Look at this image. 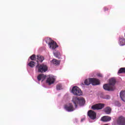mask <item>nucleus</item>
Returning a JSON list of instances; mask_svg holds the SVG:
<instances>
[{
	"mask_svg": "<svg viewBox=\"0 0 125 125\" xmlns=\"http://www.w3.org/2000/svg\"><path fill=\"white\" fill-rule=\"evenodd\" d=\"M104 106V104H98L92 105L91 108L92 110H102Z\"/></svg>",
	"mask_w": 125,
	"mask_h": 125,
	"instance_id": "nucleus-6",
	"label": "nucleus"
},
{
	"mask_svg": "<svg viewBox=\"0 0 125 125\" xmlns=\"http://www.w3.org/2000/svg\"><path fill=\"white\" fill-rule=\"evenodd\" d=\"M88 116L91 120H95L96 119V113L92 110L88 112Z\"/></svg>",
	"mask_w": 125,
	"mask_h": 125,
	"instance_id": "nucleus-9",
	"label": "nucleus"
},
{
	"mask_svg": "<svg viewBox=\"0 0 125 125\" xmlns=\"http://www.w3.org/2000/svg\"><path fill=\"white\" fill-rule=\"evenodd\" d=\"M119 44L123 46L125 45V39L124 36H121L119 38Z\"/></svg>",
	"mask_w": 125,
	"mask_h": 125,
	"instance_id": "nucleus-12",
	"label": "nucleus"
},
{
	"mask_svg": "<svg viewBox=\"0 0 125 125\" xmlns=\"http://www.w3.org/2000/svg\"><path fill=\"white\" fill-rule=\"evenodd\" d=\"M104 11H107L109 10V9H108V8L107 7H104Z\"/></svg>",
	"mask_w": 125,
	"mask_h": 125,
	"instance_id": "nucleus-25",
	"label": "nucleus"
},
{
	"mask_svg": "<svg viewBox=\"0 0 125 125\" xmlns=\"http://www.w3.org/2000/svg\"><path fill=\"white\" fill-rule=\"evenodd\" d=\"M112 111V108L111 107L107 106L104 109V112L107 115H110L111 112Z\"/></svg>",
	"mask_w": 125,
	"mask_h": 125,
	"instance_id": "nucleus-14",
	"label": "nucleus"
},
{
	"mask_svg": "<svg viewBox=\"0 0 125 125\" xmlns=\"http://www.w3.org/2000/svg\"><path fill=\"white\" fill-rule=\"evenodd\" d=\"M72 92L74 94V95H77L78 96L83 95V92L82 91V90L77 86L73 87L72 89Z\"/></svg>",
	"mask_w": 125,
	"mask_h": 125,
	"instance_id": "nucleus-4",
	"label": "nucleus"
},
{
	"mask_svg": "<svg viewBox=\"0 0 125 125\" xmlns=\"http://www.w3.org/2000/svg\"><path fill=\"white\" fill-rule=\"evenodd\" d=\"M30 59L31 60H36V55L33 54L30 57Z\"/></svg>",
	"mask_w": 125,
	"mask_h": 125,
	"instance_id": "nucleus-23",
	"label": "nucleus"
},
{
	"mask_svg": "<svg viewBox=\"0 0 125 125\" xmlns=\"http://www.w3.org/2000/svg\"><path fill=\"white\" fill-rule=\"evenodd\" d=\"M84 83L85 85H89V84L91 83V81H90V78L85 80Z\"/></svg>",
	"mask_w": 125,
	"mask_h": 125,
	"instance_id": "nucleus-17",
	"label": "nucleus"
},
{
	"mask_svg": "<svg viewBox=\"0 0 125 125\" xmlns=\"http://www.w3.org/2000/svg\"><path fill=\"white\" fill-rule=\"evenodd\" d=\"M72 102L74 103L75 108H78V105L83 106L84 103H85V100L83 97L78 98L77 97H73Z\"/></svg>",
	"mask_w": 125,
	"mask_h": 125,
	"instance_id": "nucleus-2",
	"label": "nucleus"
},
{
	"mask_svg": "<svg viewBox=\"0 0 125 125\" xmlns=\"http://www.w3.org/2000/svg\"><path fill=\"white\" fill-rule=\"evenodd\" d=\"M118 74H125V67H121L118 72Z\"/></svg>",
	"mask_w": 125,
	"mask_h": 125,
	"instance_id": "nucleus-19",
	"label": "nucleus"
},
{
	"mask_svg": "<svg viewBox=\"0 0 125 125\" xmlns=\"http://www.w3.org/2000/svg\"><path fill=\"white\" fill-rule=\"evenodd\" d=\"M83 120H84V119H82L81 120V121L83 122Z\"/></svg>",
	"mask_w": 125,
	"mask_h": 125,
	"instance_id": "nucleus-27",
	"label": "nucleus"
},
{
	"mask_svg": "<svg viewBox=\"0 0 125 125\" xmlns=\"http://www.w3.org/2000/svg\"><path fill=\"white\" fill-rule=\"evenodd\" d=\"M57 90H61L62 89V84H58L56 86Z\"/></svg>",
	"mask_w": 125,
	"mask_h": 125,
	"instance_id": "nucleus-22",
	"label": "nucleus"
},
{
	"mask_svg": "<svg viewBox=\"0 0 125 125\" xmlns=\"http://www.w3.org/2000/svg\"><path fill=\"white\" fill-rule=\"evenodd\" d=\"M28 65L29 66V67H31V68H34L36 65V62H34L33 61H30V62L28 63Z\"/></svg>",
	"mask_w": 125,
	"mask_h": 125,
	"instance_id": "nucleus-20",
	"label": "nucleus"
},
{
	"mask_svg": "<svg viewBox=\"0 0 125 125\" xmlns=\"http://www.w3.org/2000/svg\"><path fill=\"white\" fill-rule=\"evenodd\" d=\"M115 84H116V79L111 78L109 80V83L104 85V89L107 91H113L115 90Z\"/></svg>",
	"mask_w": 125,
	"mask_h": 125,
	"instance_id": "nucleus-1",
	"label": "nucleus"
},
{
	"mask_svg": "<svg viewBox=\"0 0 125 125\" xmlns=\"http://www.w3.org/2000/svg\"><path fill=\"white\" fill-rule=\"evenodd\" d=\"M37 65H36V68L38 69V72L39 73H43L47 71V66L45 64H40L39 63V61H37Z\"/></svg>",
	"mask_w": 125,
	"mask_h": 125,
	"instance_id": "nucleus-3",
	"label": "nucleus"
},
{
	"mask_svg": "<svg viewBox=\"0 0 125 125\" xmlns=\"http://www.w3.org/2000/svg\"><path fill=\"white\" fill-rule=\"evenodd\" d=\"M119 106H121V104H119Z\"/></svg>",
	"mask_w": 125,
	"mask_h": 125,
	"instance_id": "nucleus-29",
	"label": "nucleus"
},
{
	"mask_svg": "<svg viewBox=\"0 0 125 125\" xmlns=\"http://www.w3.org/2000/svg\"><path fill=\"white\" fill-rule=\"evenodd\" d=\"M118 125H125V118L123 116H120L117 120Z\"/></svg>",
	"mask_w": 125,
	"mask_h": 125,
	"instance_id": "nucleus-8",
	"label": "nucleus"
},
{
	"mask_svg": "<svg viewBox=\"0 0 125 125\" xmlns=\"http://www.w3.org/2000/svg\"><path fill=\"white\" fill-rule=\"evenodd\" d=\"M98 77H102V74H98Z\"/></svg>",
	"mask_w": 125,
	"mask_h": 125,
	"instance_id": "nucleus-26",
	"label": "nucleus"
},
{
	"mask_svg": "<svg viewBox=\"0 0 125 125\" xmlns=\"http://www.w3.org/2000/svg\"><path fill=\"white\" fill-rule=\"evenodd\" d=\"M55 82V78L53 77H49V78H47L46 80V83H48L49 85L50 84H52L53 83H54Z\"/></svg>",
	"mask_w": 125,
	"mask_h": 125,
	"instance_id": "nucleus-11",
	"label": "nucleus"
},
{
	"mask_svg": "<svg viewBox=\"0 0 125 125\" xmlns=\"http://www.w3.org/2000/svg\"><path fill=\"white\" fill-rule=\"evenodd\" d=\"M52 62L53 63V64H54V65H55V66H57V65H59V64H60V61L56 59H53L52 61Z\"/></svg>",
	"mask_w": 125,
	"mask_h": 125,
	"instance_id": "nucleus-18",
	"label": "nucleus"
},
{
	"mask_svg": "<svg viewBox=\"0 0 125 125\" xmlns=\"http://www.w3.org/2000/svg\"><path fill=\"white\" fill-rule=\"evenodd\" d=\"M37 60H39V62H42L44 60V58L42 56H41L40 55H38L37 56Z\"/></svg>",
	"mask_w": 125,
	"mask_h": 125,
	"instance_id": "nucleus-16",
	"label": "nucleus"
},
{
	"mask_svg": "<svg viewBox=\"0 0 125 125\" xmlns=\"http://www.w3.org/2000/svg\"><path fill=\"white\" fill-rule=\"evenodd\" d=\"M64 109L67 112H73V111L75 110V108H74V105L72 104H68L64 105Z\"/></svg>",
	"mask_w": 125,
	"mask_h": 125,
	"instance_id": "nucleus-7",
	"label": "nucleus"
},
{
	"mask_svg": "<svg viewBox=\"0 0 125 125\" xmlns=\"http://www.w3.org/2000/svg\"><path fill=\"white\" fill-rule=\"evenodd\" d=\"M82 84H83V85H84V84H83V83H82Z\"/></svg>",
	"mask_w": 125,
	"mask_h": 125,
	"instance_id": "nucleus-28",
	"label": "nucleus"
},
{
	"mask_svg": "<svg viewBox=\"0 0 125 125\" xmlns=\"http://www.w3.org/2000/svg\"><path fill=\"white\" fill-rule=\"evenodd\" d=\"M46 78V75H44L43 74H39L37 77L38 81H41L42 79L43 81V80H45V79Z\"/></svg>",
	"mask_w": 125,
	"mask_h": 125,
	"instance_id": "nucleus-15",
	"label": "nucleus"
},
{
	"mask_svg": "<svg viewBox=\"0 0 125 125\" xmlns=\"http://www.w3.org/2000/svg\"><path fill=\"white\" fill-rule=\"evenodd\" d=\"M111 120V117L107 116H104L101 118V121L102 122H110Z\"/></svg>",
	"mask_w": 125,
	"mask_h": 125,
	"instance_id": "nucleus-13",
	"label": "nucleus"
},
{
	"mask_svg": "<svg viewBox=\"0 0 125 125\" xmlns=\"http://www.w3.org/2000/svg\"><path fill=\"white\" fill-rule=\"evenodd\" d=\"M105 99H110V96L106 95L104 98Z\"/></svg>",
	"mask_w": 125,
	"mask_h": 125,
	"instance_id": "nucleus-24",
	"label": "nucleus"
},
{
	"mask_svg": "<svg viewBox=\"0 0 125 125\" xmlns=\"http://www.w3.org/2000/svg\"><path fill=\"white\" fill-rule=\"evenodd\" d=\"M54 55L55 56V57H56L57 58H58L59 59H60L61 55L59 52L54 53Z\"/></svg>",
	"mask_w": 125,
	"mask_h": 125,
	"instance_id": "nucleus-21",
	"label": "nucleus"
},
{
	"mask_svg": "<svg viewBox=\"0 0 125 125\" xmlns=\"http://www.w3.org/2000/svg\"><path fill=\"white\" fill-rule=\"evenodd\" d=\"M47 41H49V42L48 43V44L50 47L52 49H55L57 47H58V45H57V43L54 42L53 40H51L50 39H47Z\"/></svg>",
	"mask_w": 125,
	"mask_h": 125,
	"instance_id": "nucleus-5",
	"label": "nucleus"
},
{
	"mask_svg": "<svg viewBox=\"0 0 125 125\" xmlns=\"http://www.w3.org/2000/svg\"><path fill=\"white\" fill-rule=\"evenodd\" d=\"M91 83L93 85H98V84H100V82H99V80L96 78H90Z\"/></svg>",
	"mask_w": 125,
	"mask_h": 125,
	"instance_id": "nucleus-10",
	"label": "nucleus"
}]
</instances>
